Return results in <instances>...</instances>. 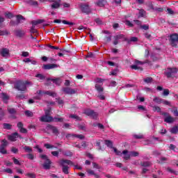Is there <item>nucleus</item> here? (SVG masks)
Returning <instances> with one entry per match:
<instances>
[{"instance_id": "53", "label": "nucleus", "mask_w": 178, "mask_h": 178, "mask_svg": "<svg viewBox=\"0 0 178 178\" xmlns=\"http://www.w3.org/2000/svg\"><path fill=\"white\" fill-rule=\"evenodd\" d=\"M35 77H38V79H40V80H45V76L41 74H36Z\"/></svg>"}, {"instance_id": "6", "label": "nucleus", "mask_w": 178, "mask_h": 178, "mask_svg": "<svg viewBox=\"0 0 178 178\" xmlns=\"http://www.w3.org/2000/svg\"><path fill=\"white\" fill-rule=\"evenodd\" d=\"M16 18H17V22H15L14 20L10 21V26H19V24H20V23H23V22H22V20H26V18H24V17H23V15H16Z\"/></svg>"}, {"instance_id": "54", "label": "nucleus", "mask_w": 178, "mask_h": 178, "mask_svg": "<svg viewBox=\"0 0 178 178\" xmlns=\"http://www.w3.org/2000/svg\"><path fill=\"white\" fill-rule=\"evenodd\" d=\"M2 144H1V145L0 146V147H4L5 148V147H6L7 145H8V140H6V139H3V140H2Z\"/></svg>"}, {"instance_id": "2", "label": "nucleus", "mask_w": 178, "mask_h": 178, "mask_svg": "<svg viewBox=\"0 0 178 178\" xmlns=\"http://www.w3.org/2000/svg\"><path fill=\"white\" fill-rule=\"evenodd\" d=\"M31 84V82L28 81H18L15 83V88L18 91L24 92L26 90H27V85Z\"/></svg>"}, {"instance_id": "20", "label": "nucleus", "mask_w": 178, "mask_h": 178, "mask_svg": "<svg viewBox=\"0 0 178 178\" xmlns=\"http://www.w3.org/2000/svg\"><path fill=\"white\" fill-rule=\"evenodd\" d=\"M124 41L127 42V44H131V42H137V41H138V38L131 37L130 39L127 38H124Z\"/></svg>"}, {"instance_id": "22", "label": "nucleus", "mask_w": 178, "mask_h": 178, "mask_svg": "<svg viewBox=\"0 0 178 178\" xmlns=\"http://www.w3.org/2000/svg\"><path fill=\"white\" fill-rule=\"evenodd\" d=\"M106 0H98V1L95 3V5L99 6V8H104V6L106 5Z\"/></svg>"}, {"instance_id": "56", "label": "nucleus", "mask_w": 178, "mask_h": 178, "mask_svg": "<svg viewBox=\"0 0 178 178\" xmlns=\"http://www.w3.org/2000/svg\"><path fill=\"white\" fill-rule=\"evenodd\" d=\"M13 161L15 165H19V166H20V165H22V164L20 163V161H19V160H17V159L16 158H15V157L13 158Z\"/></svg>"}, {"instance_id": "14", "label": "nucleus", "mask_w": 178, "mask_h": 178, "mask_svg": "<svg viewBox=\"0 0 178 178\" xmlns=\"http://www.w3.org/2000/svg\"><path fill=\"white\" fill-rule=\"evenodd\" d=\"M24 124L22 122H19L17 124V127H18L19 132L22 133V134H26L27 129L24 127Z\"/></svg>"}, {"instance_id": "52", "label": "nucleus", "mask_w": 178, "mask_h": 178, "mask_svg": "<svg viewBox=\"0 0 178 178\" xmlns=\"http://www.w3.org/2000/svg\"><path fill=\"white\" fill-rule=\"evenodd\" d=\"M25 176H27V177H30V178L37 177V176L34 173H27V174L25 175Z\"/></svg>"}, {"instance_id": "36", "label": "nucleus", "mask_w": 178, "mask_h": 178, "mask_svg": "<svg viewBox=\"0 0 178 178\" xmlns=\"http://www.w3.org/2000/svg\"><path fill=\"white\" fill-rule=\"evenodd\" d=\"M104 40L105 41L106 44L108 42H111L112 41V35L105 36Z\"/></svg>"}, {"instance_id": "23", "label": "nucleus", "mask_w": 178, "mask_h": 178, "mask_svg": "<svg viewBox=\"0 0 178 178\" xmlns=\"http://www.w3.org/2000/svg\"><path fill=\"white\" fill-rule=\"evenodd\" d=\"M25 3L30 5L31 6H38V2L37 1L27 0L24 1Z\"/></svg>"}, {"instance_id": "18", "label": "nucleus", "mask_w": 178, "mask_h": 178, "mask_svg": "<svg viewBox=\"0 0 178 178\" xmlns=\"http://www.w3.org/2000/svg\"><path fill=\"white\" fill-rule=\"evenodd\" d=\"M54 23H63V24H68L69 26H74V22H70L69 21L62 20V19H54Z\"/></svg>"}, {"instance_id": "1", "label": "nucleus", "mask_w": 178, "mask_h": 178, "mask_svg": "<svg viewBox=\"0 0 178 178\" xmlns=\"http://www.w3.org/2000/svg\"><path fill=\"white\" fill-rule=\"evenodd\" d=\"M65 163L67 165H70L71 166H73L74 163L70 160L61 159L60 161V165L62 166L63 173H64V175H69V166L65 165Z\"/></svg>"}, {"instance_id": "46", "label": "nucleus", "mask_w": 178, "mask_h": 178, "mask_svg": "<svg viewBox=\"0 0 178 178\" xmlns=\"http://www.w3.org/2000/svg\"><path fill=\"white\" fill-rule=\"evenodd\" d=\"M0 152L1 154H3V155H6V154H8V151H6L5 147H2L1 146H0Z\"/></svg>"}, {"instance_id": "5", "label": "nucleus", "mask_w": 178, "mask_h": 178, "mask_svg": "<svg viewBox=\"0 0 178 178\" xmlns=\"http://www.w3.org/2000/svg\"><path fill=\"white\" fill-rule=\"evenodd\" d=\"M79 9H81V12H82V13H84L85 15H90L92 12V10L90 7V5H88V3H82L79 4Z\"/></svg>"}, {"instance_id": "8", "label": "nucleus", "mask_w": 178, "mask_h": 178, "mask_svg": "<svg viewBox=\"0 0 178 178\" xmlns=\"http://www.w3.org/2000/svg\"><path fill=\"white\" fill-rule=\"evenodd\" d=\"M169 41L172 47H177V42H178L177 33H173L172 35H170Z\"/></svg>"}, {"instance_id": "43", "label": "nucleus", "mask_w": 178, "mask_h": 178, "mask_svg": "<svg viewBox=\"0 0 178 178\" xmlns=\"http://www.w3.org/2000/svg\"><path fill=\"white\" fill-rule=\"evenodd\" d=\"M25 115H26V116H28V118H33L34 114L33 113L32 111H25Z\"/></svg>"}, {"instance_id": "39", "label": "nucleus", "mask_w": 178, "mask_h": 178, "mask_svg": "<svg viewBox=\"0 0 178 178\" xmlns=\"http://www.w3.org/2000/svg\"><path fill=\"white\" fill-rule=\"evenodd\" d=\"M72 137H75L76 138H79V140H84L85 136L81 134H73Z\"/></svg>"}, {"instance_id": "3", "label": "nucleus", "mask_w": 178, "mask_h": 178, "mask_svg": "<svg viewBox=\"0 0 178 178\" xmlns=\"http://www.w3.org/2000/svg\"><path fill=\"white\" fill-rule=\"evenodd\" d=\"M40 159H42L44 161V163L42 164V167L45 170H49L51 169V165L52 164V162L51 160H49V158L48 156L45 154H40Z\"/></svg>"}, {"instance_id": "47", "label": "nucleus", "mask_w": 178, "mask_h": 178, "mask_svg": "<svg viewBox=\"0 0 178 178\" xmlns=\"http://www.w3.org/2000/svg\"><path fill=\"white\" fill-rule=\"evenodd\" d=\"M44 147L45 148H47V149H51V148H55V146H54V145H51V144H49V143H45V144L44 145Z\"/></svg>"}, {"instance_id": "29", "label": "nucleus", "mask_w": 178, "mask_h": 178, "mask_svg": "<svg viewBox=\"0 0 178 178\" xmlns=\"http://www.w3.org/2000/svg\"><path fill=\"white\" fill-rule=\"evenodd\" d=\"M24 62H25V63H31V65H37V61H35V60H31L29 58H25L24 60Z\"/></svg>"}, {"instance_id": "19", "label": "nucleus", "mask_w": 178, "mask_h": 178, "mask_svg": "<svg viewBox=\"0 0 178 178\" xmlns=\"http://www.w3.org/2000/svg\"><path fill=\"white\" fill-rule=\"evenodd\" d=\"M58 65L57 64H47L44 65L42 67L44 70H51V69H55L58 67Z\"/></svg>"}, {"instance_id": "41", "label": "nucleus", "mask_w": 178, "mask_h": 178, "mask_svg": "<svg viewBox=\"0 0 178 178\" xmlns=\"http://www.w3.org/2000/svg\"><path fill=\"white\" fill-rule=\"evenodd\" d=\"M30 33H31V34H37V33H38L37 29H35V26H34V25H32Z\"/></svg>"}, {"instance_id": "12", "label": "nucleus", "mask_w": 178, "mask_h": 178, "mask_svg": "<svg viewBox=\"0 0 178 178\" xmlns=\"http://www.w3.org/2000/svg\"><path fill=\"white\" fill-rule=\"evenodd\" d=\"M162 115L163 116H167L164 118V122H165V123H173V122H175V118L169 115V113H163Z\"/></svg>"}, {"instance_id": "44", "label": "nucleus", "mask_w": 178, "mask_h": 178, "mask_svg": "<svg viewBox=\"0 0 178 178\" xmlns=\"http://www.w3.org/2000/svg\"><path fill=\"white\" fill-rule=\"evenodd\" d=\"M144 13H145V10H144V9L139 10L138 19H140V17H144Z\"/></svg>"}, {"instance_id": "9", "label": "nucleus", "mask_w": 178, "mask_h": 178, "mask_svg": "<svg viewBox=\"0 0 178 178\" xmlns=\"http://www.w3.org/2000/svg\"><path fill=\"white\" fill-rule=\"evenodd\" d=\"M63 92L64 94H67V95H73V94H76L77 92V89H73L69 87H64L62 88Z\"/></svg>"}, {"instance_id": "27", "label": "nucleus", "mask_w": 178, "mask_h": 178, "mask_svg": "<svg viewBox=\"0 0 178 178\" xmlns=\"http://www.w3.org/2000/svg\"><path fill=\"white\" fill-rule=\"evenodd\" d=\"M1 55L3 58L8 56V55H9V50H8V49H1Z\"/></svg>"}, {"instance_id": "49", "label": "nucleus", "mask_w": 178, "mask_h": 178, "mask_svg": "<svg viewBox=\"0 0 178 178\" xmlns=\"http://www.w3.org/2000/svg\"><path fill=\"white\" fill-rule=\"evenodd\" d=\"M152 77H147L146 79H144L145 83H147V84H149V83H152Z\"/></svg>"}, {"instance_id": "34", "label": "nucleus", "mask_w": 178, "mask_h": 178, "mask_svg": "<svg viewBox=\"0 0 178 178\" xmlns=\"http://www.w3.org/2000/svg\"><path fill=\"white\" fill-rule=\"evenodd\" d=\"M131 69H134V70H140L141 72L144 70V69L142 67H139L136 65H131Z\"/></svg>"}, {"instance_id": "58", "label": "nucleus", "mask_w": 178, "mask_h": 178, "mask_svg": "<svg viewBox=\"0 0 178 178\" xmlns=\"http://www.w3.org/2000/svg\"><path fill=\"white\" fill-rule=\"evenodd\" d=\"M9 32H8L6 30L4 31H0V35H8Z\"/></svg>"}, {"instance_id": "38", "label": "nucleus", "mask_w": 178, "mask_h": 178, "mask_svg": "<svg viewBox=\"0 0 178 178\" xmlns=\"http://www.w3.org/2000/svg\"><path fill=\"white\" fill-rule=\"evenodd\" d=\"M65 156H73V153L70 150H67L63 153Z\"/></svg>"}, {"instance_id": "10", "label": "nucleus", "mask_w": 178, "mask_h": 178, "mask_svg": "<svg viewBox=\"0 0 178 178\" xmlns=\"http://www.w3.org/2000/svg\"><path fill=\"white\" fill-rule=\"evenodd\" d=\"M14 34L17 38H23L24 35H26V32L24 30H22L21 29H15L14 30Z\"/></svg>"}, {"instance_id": "25", "label": "nucleus", "mask_w": 178, "mask_h": 178, "mask_svg": "<svg viewBox=\"0 0 178 178\" xmlns=\"http://www.w3.org/2000/svg\"><path fill=\"white\" fill-rule=\"evenodd\" d=\"M44 19H38V20H33L31 22L32 26H36L38 24H41V23H44Z\"/></svg>"}, {"instance_id": "60", "label": "nucleus", "mask_w": 178, "mask_h": 178, "mask_svg": "<svg viewBox=\"0 0 178 178\" xmlns=\"http://www.w3.org/2000/svg\"><path fill=\"white\" fill-rule=\"evenodd\" d=\"M92 166L95 169H101V166L97 163H92Z\"/></svg>"}, {"instance_id": "7", "label": "nucleus", "mask_w": 178, "mask_h": 178, "mask_svg": "<svg viewBox=\"0 0 178 178\" xmlns=\"http://www.w3.org/2000/svg\"><path fill=\"white\" fill-rule=\"evenodd\" d=\"M48 2H50L51 3V8L53 10H55V9H59L60 8V0H43Z\"/></svg>"}, {"instance_id": "28", "label": "nucleus", "mask_w": 178, "mask_h": 178, "mask_svg": "<svg viewBox=\"0 0 178 178\" xmlns=\"http://www.w3.org/2000/svg\"><path fill=\"white\" fill-rule=\"evenodd\" d=\"M95 87L97 91H98L99 94H102V92H104V88H102L101 85L96 84Z\"/></svg>"}, {"instance_id": "26", "label": "nucleus", "mask_w": 178, "mask_h": 178, "mask_svg": "<svg viewBox=\"0 0 178 178\" xmlns=\"http://www.w3.org/2000/svg\"><path fill=\"white\" fill-rule=\"evenodd\" d=\"M87 173H88L91 176H94L95 178H99V175L95 173V172H94V170H87Z\"/></svg>"}, {"instance_id": "21", "label": "nucleus", "mask_w": 178, "mask_h": 178, "mask_svg": "<svg viewBox=\"0 0 178 178\" xmlns=\"http://www.w3.org/2000/svg\"><path fill=\"white\" fill-rule=\"evenodd\" d=\"M47 81H49V80H51V81H53V83H54V84H56V86H60V84H62V81H60V79L59 78H56V79H49L48 78Z\"/></svg>"}, {"instance_id": "62", "label": "nucleus", "mask_w": 178, "mask_h": 178, "mask_svg": "<svg viewBox=\"0 0 178 178\" xmlns=\"http://www.w3.org/2000/svg\"><path fill=\"white\" fill-rule=\"evenodd\" d=\"M26 156L28 159H31V161H33L34 159V154H26Z\"/></svg>"}, {"instance_id": "40", "label": "nucleus", "mask_w": 178, "mask_h": 178, "mask_svg": "<svg viewBox=\"0 0 178 178\" xmlns=\"http://www.w3.org/2000/svg\"><path fill=\"white\" fill-rule=\"evenodd\" d=\"M59 152H62V149H59L58 152V151L51 152V155H53V156H59Z\"/></svg>"}, {"instance_id": "37", "label": "nucleus", "mask_w": 178, "mask_h": 178, "mask_svg": "<svg viewBox=\"0 0 178 178\" xmlns=\"http://www.w3.org/2000/svg\"><path fill=\"white\" fill-rule=\"evenodd\" d=\"M163 99H161L159 97H156L153 99L154 102H156V104H162Z\"/></svg>"}, {"instance_id": "13", "label": "nucleus", "mask_w": 178, "mask_h": 178, "mask_svg": "<svg viewBox=\"0 0 178 178\" xmlns=\"http://www.w3.org/2000/svg\"><path fill=\"white\" fill-rule=\"evenodd\" d=\"M47 130H51L52 131L53 134H56V135L59 134V130L58 129V127H56L54 125L47 124Z\"/></svg>"}, {"instance_id": "11", "label": "nucleus", "mask_w": 178, "mask_h": 178, "mask_svg": "<svg viewBox=\"0 0 178 178\" xmlns=\"http://www.w3.org/2000/svg\"><path fill=\"white\" fill-rule=\"evenodd\" d=\"M85 115H87V116H91V118L95 120H97V118H98V113L94 111L93 110L85 111Z\"/></svg>"}, {"instance_id": "63", "label": "nucleus", "mask_w": 178, "mask_h": 178, "mask_svg": "<svg viewBox=\"0 0 178 178\" xmlns=\"http://www.w3.org/2000/svg\"><path fill=\"white\" fill-rule=\"evenodd\" d=\"M147 6L149 9L154 10V4H152V1L147 2Z\"/></svg>"}, {"instance_id": "59", "label": "nucleus", "mask_w": 178, "mask_h": 178, "mask_svg": "<svg viewBox=\"0 0 178 178\" xmlns=\"http://www.w3.org/2000/svg\"><path fill=\"white\" fill-rule=\"evenodd\" d=\"M161 104H163V105H168V106H170V103L169 101L165 100L163 99V100H161Z\"/></svg>"}, {"instance_id": "42", "label": "nucleus", "mask_w": 178, "mask_h": 178, "mask_svg": "<svg viewBox=\"0 0 178 178\" xmlns=\"http://www.w3.org/2000/svg\"><path fill=\"white\" fill-rule=\"evenodd\" d=\"M70 118H71V119H76V120L81 121V118L76 115H70Z\"/></svg>"}, {"instance_id": "51", "label": "nucleus", "mask_w": 178, "mask_h": 178, "mask_svg": "<svg viewBox=\"0 0 178 178\" xmlns=\"http://www.w3.org/2000/svg\"><path fill=\"white\" fill-rule=\"evenodd\" d=\"M141 166H143L144 168H148L149 166L150 163L148 161H145L140 163Z\"/></svg>"}, {"instance_id": "48", "label": "nucleus", "mask_w": 178, "mask_h": 178, "mask_svg": "<svg viewBox=\"0 0 178 178\" xmlns=\"http://www.w3.org/2000/svg\"><path fill=\"white\" fill-rule=\"evenodd\" d=\"M23 148L26 152H33V149L29 146H25Z\"/></svg>"}, {"instance_id": "24", "label": "nucleus", "mask_w": 178, "mask_h": 178, "mask_svg": "<svg viewBox=\"0 0 178 178\" xmlns=\"http://www.w3.org/2000/svg\"><path fill=\"white\" fill-rule=\"evenodd\" d=\"M18 137L19 134L17 132H15L8 136V140H10V141H15Z\"/></svg>"}, {"instance_id": "45", "label": "nucleus", "mask_w": 178, "mask_h": 178, "mask_svg": "<svg viewBox=\"0 0 178 178\" xmlns=\"http://www.w3.org/2000/svg\"><path fill=\"white\" fill-rule=\"evenodd\" d=\"M3 101H7V99H9V96L6 95L5 92L1 93Z\"/></svg>"}, {"instance_id": "57", "label": "nucleus", "mask_w": 178, "mask_h": 178, "mask_svg": "<svg viewBox=\"0 0 178 178\" xmlns=\"http://www.w3.org/2000/svg\"><path fill=\"white\" fill-rule=\"evenodd\" d=\"M134 138H136V140H141L142 138H144V136L143 135H134Z\"/></svg>"}, {"instance_id": "30", "label": "nucleus", "mask_w": 178, "mask_h": 178, "mask_svg": "<svg viewBox=\"0 0 178 178\" xmlns=\"http://www.w3.org/2000/svg\"><path fill=\"white\" fill-rule=\"evenodd\" d=\"M3 129H4L5 130H12V124L9 123H3Z\"/></svg>"}, {"instance_id": "33", "label": "nucleus", "mask_w": 178, "mask_h": 178, "mask_svg": "<svg viewBox=\"0 0 178 178\" xmlns=\"http://www.w3.org/2000/svg\"><path fill=\"white\" fill-rule=\"evenodd\" d=\"M96 145L98 147V151H104L105 149L104 146L102 147L100 140L96 142Z\"/></svg>"}, {"instance_id": "31", "label": "nucleus", "mask_w": 178, "mask_h": 178, "mask_svg": "<svg viewBox=\"0 0 178 178\" xmlns=\"http://www.w3.org/2000/svg\"><path fill=\"white\" fill-rule=\"evenodd\" d=\"M44 94L46 95H49V97H53V98H55L56 97V92H51L49 90L45 91Z\"/></svg>"}, {"instance_id": "4", "label": "nucleus", "mask_w": 178, "mask_h": 178, "mask_svg": "<svg viewBox=\"0 0 178 178\" xmlns=\"http://www.w3.org/2000/svg\"><path fill=\"white\" fill-rule=\"evenodd\" d=\"M178 70L176 67H168L165 70L164 74L166 76L168 79H170V77H174L177 74Z\"/></svg>"}, {"instance_id": "17", "label": "nucleus", "mask_w": 178, "mask_h": 178, "mask_svg": "<svg viewBox=\"0 0 178 178\" xmlns=\"http://www.w3.org/2000/svg\"><path fill=\"white\" fill-rule=\"evenodd\" d=\"M122 38H124V35L120 34L114 36L113 45H118L119 44V40H122Z\"/></svg>"}, {"instance_id": "64", "label": "nucleus", "mask_w": 178, "mask_h": 178, "mask_svg": "<svg viewBox=\"0 0 178 178\" xmlns=\"http://www.w3.org/2000/svg\"><path fill=\"white\" fill-rule=\"evenodd\" d=\"M140 154L138 152H131V156H138Z\"/></svg>"}, {"instance_id": "16", "label": "nucleus", "mask_w": 178, "mask_h": 178, "mask_svg": "<svg viewBox=\"0 0 178 178\" xmlns=\"http://www.w3.org/2000/svg\"><path fill=\"white\" fill-rule=\"evenodd\" d=\"M54 120V118L50 115H43L40 118V122H44L45 123H49V122H52Z\"/></svg>"}, {"instance_id": "32", "label": "nucleus", "mask_w": 178, "mask_h": 178, "mask_svg": "<svg viewBox=\"0 0 178 178\" xmlns=\"http://www.w3.org/2000/svg\"><path fill=\"white\" fill-rule=\"evenodd\" d=\"M105 145L108 147V148H113V143L111 140H106Z\"/></svg>"}, {"instance_id": "50", "label": "nucleus", "mask_w": 178, "mask_h": 178, "mask_svg": "<svg viewBox=\"0 0 178 178\" xmlns=\"http://www.w3.org/2000/svg\"><path fill=\"white\" fill-rule=\"evenodd\" d=\"M5 16H6L8 19H12L13 17V14L10 12L5 13Z\"/></svg>"}, {"instance_id": "35", "label": "nucleus", "mask_w": 178, "mask_h": 178, "mask_svg": "<svg viewBox=\"0 0 178 178\" xmlns=\"http://www.w3.org/2000/svg\"><path fill=\"white\" fill-rule=\"evenodd\" d=\"M172 134H177L178 133V127L177 126H175L173 127L171 130H170Z\"/></svg>"}, {"instance_id": "55", "label": "nucleus", "mask_w": 178, "mask_h": 178, "mask_svg": "<svg viewBox=\"0 0 178 178\" xmlns=\"http://www.w3.org/2000/svg\"><path fill=\"white\" fill-rule=\"evenodd\" d=\"M169 89H164L163 92V95L164 97H168V95H169Z\"/></svg>"}, {"instance_id": "61", "label": "nucleus", "mask_w": 178, "mask_h": 178, "mask_svg": "<svg viewBox=\"0 0 178 178\" xmlns=\"http://www.w3.org/2000/svg\"><path fill=\"white\" fill-rule=\"evenodd\" d=\"M54 122H59L60 123H62V122H63V118L55 117Z\"/></svg>"}, {"instance_id": "15", "label": "nucleus", "mask_w": 178, "mask_h": 178, "mask_svg": "<svg viewBox=\"0 0 178 178\" xmlns=\"http://www.w3.org/2000/svg\"><path fill=\"white\" fill-rule=\"evenodd\" d=\"M7 111L10 115H11V118L13 119H16V114L17 113V111H16V108L8 107Z\"/></svg>"}]
</instances>
